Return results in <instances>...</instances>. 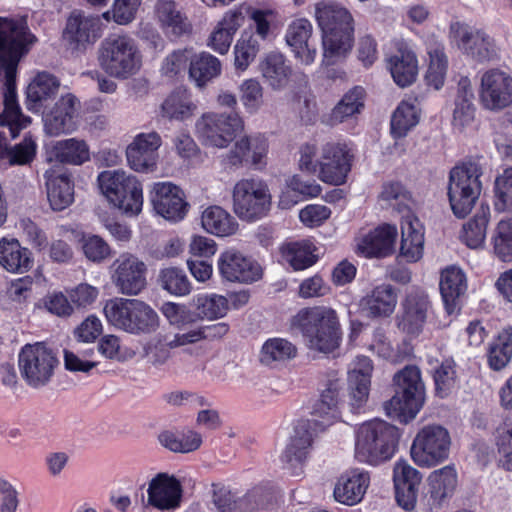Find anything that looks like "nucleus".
Listing matches in <instances>:
<instances>
[{"label": "nucleus", "mask_w": 512, "mask_h": 512, "mask_svg": "<svg viewBox=\"0 0 512 512\" xmlns=\"http://www.w3.org/2000/svg\"><path fill=\"white\" fill-rule=\"evenodd\" d=\"M313 26L309 20L296 19L289 24L285 41L294 57L303 65H312L317 57L316 44L311 40Z\"/></svg>", "instance_id": "bb28decb"}, {"label": "nucleus", "mask_w": 512, "mask_h": 512, "mask_svg": "<svg viewBox=\"0 0 512 512\" xmlns=\"http://www.w3.org/2000/svg\"><path fill=\"white\" fill-rule=\"evenodd\" d=\"M370 473L361 468H352L341 474L334 487L337 502L353 506L360 503L370 485Z\"/></svg>", "instance_id": "c756f323"}, {"label": "nucleus", "mask_w": 512, "mask_h": 512, "mask_svg": "<svg viewBox=\"0 0 512 512\" xmlns=\"http://www.w3.org/2000/svg\"><path fill=\"white\" fill-rule=\"evenodd\" d=\"M197 106L186 90H176L169 94L161 105L163 117L170 120L185 121L193 116Z\"/></svg>", "instance_id": "3c124183"}, {"label": "nucleus", "mask_w": 512, "mask_h": 512, "mask_svg": "<svg viewBox=\"0 0 512 512\" xmlns=\"http://www.w3.org/2000/svg\"><path fill=\"white\" fill-rule=\"evenodd\" d=\"M401 234L400 256L409 263L419 261L424 252V228L410 210L402 217Z\"/></svg>", "instance_id": "2f4dec72"}, {"label": "nucleus", "mask_w": 512, "mask_h": 512, "mask_svg": "<svg viewBox=\"0 0 512 512\" xmlns=\"http://www.w3.org/2000/svg\"><path fill=\"white\" fill-rule=\"evenodd\" d=\"M150 200L156 213L169 221H181L187 214L188 204L184 192L171 182L154 183Z\"/></svg>", "instance_id": "4be33fe9"}, {"label": "nucleus", "mask_w": 512, "mask_h": 512, "mask_svg": "<svg viewBox=\"0 0 512 512\" xmlns=\"http://www.w3.org/2000/svg\"><path fill=\"white\" fill-rule=\"evenodd\" d=\"M271 199L268 186L260 179H241L232 189V208L242 221L255 222L265 217L271 208Z\"/></svg>", "instance_id": "f8f14e48"}, {"label": "nucleus", "mask_w": 512, "mask_h": 512, "mask_svg": "<svg viewBox=\"0 0 512 512\" xmlns=\"http://www.w3.org/2000/svg\"><path fill=\"white\" fill-rule=\"evenodd\" d=\"M243 127V120L237 113L207 112L197 119L195 133L203 145L223 149Z\"/></svg>", "instance_id": "4468645a"}, {"label": "nucleus", "mask_w": 512, "mask_h": 512, "mask_svg": "<svg viewBox=\"0 0 512 512\" xmlns=\"http://www.w3.org/2000/svg\"><path fill=\"white\" fill-rule=\"evenodd\" d=\"M184 332L175 333L172 338L166 334H158L151 339L144 347V354L149 364L154 367H162L171 358V350L189 345L184 343L182 337Z\"/></svg>", "instance_id": "79ce46f5"}, {"label": "nucleus", "mask_w": 512, "mask_h": 512, "mask_svg": "<svg viewBox=\"0 0 512 512\" xmlns=\"http://www.w3.org/2000/svg\"><path fill=\"white\" fill-rule=\"evenodd\" d=\"M296 347L283 338H272L267 340L261 350V361L265 364L283 362L296 356Z\"/></svg>", "instance_id": "680f3d73"}, {"label": "nucleus", "mask_w": 512, "mask_h": 512, "mask_svg": "<svg viewBox=\"0 0 512 512\" xmlns=\"http://www.w3.org/2000/svg\"><path fill=\"white\" fill-rule=\"evenodd\" d=\"M98 184L107 201L129 217L141 213L144 203L140 180L124 170H106L98 175Z\"/></svg>", "instance_id": "6e6552de"}, {"label": "nucleus", "mask_w": 512, "mask_h": 512, "mask_svg": "<svg viewBox=\"0 0 512 512\" xmlns=\"http://www.w3.org/2000/svg\"><path fill=\"white\" fill-rule=\"evenodd\" d=\"M268 149V140L263 134L244 135L235 141L227 155V161L233 166L250 164L261 168L266 164Z\"/></svg>", "instance_id": "5701e85b"}, {"label": "nucleus", "mask_w": 512, "mask_h": 512, "mask_svg": "<svg viewBox=\"0 0 512 512\" xmlns=\"http://www.w3.org/2000/svg\"><path fill=\"white\" fill-rule=\"evenodd\" d=\"M57 161L63 164L79 166L90 160V148L87 142L79 138L57 141L52 147Z\"/></svg>", "instance_id": "09e8293b"}, {"label": "nucleus", "mask_w": 512, "mask_h": 512, "mask_svg": "<svg viewBox=\"0 0 512 512\" xmlns=\"http://www.w3.org/2000/svg\"><path fill=\"white\" fill-rule=\"evenodd\" d=\"M479 96L482 105L489 110H501L512 103V76L492 68L483 73Z\"/></svg>", "instance_id": "aec40b11"}, {"label": "nucleus", "mask_w": 512, "mask_h": 512, "mask_svg": "<svg viewBox=\"0 0 512 512\" xmlns=\"http://www.w3.org/2000/svg\"><path fill=\"white\" fill-rule=\"evenodd\" d=\"M98 62L110 77L126 80L137 74L142 67V53L135 39L118 35L102 41Z\"/></svg>", "instance_id": "0eeeda50"}, {"label": "nucleus", "mask_w": 512, "mask_h": 512, "mask_svg": "<svg viewBox=\"0 0 512 512\" xmlns=\"http://www.w3.org/2000/svg\"><path fill=\"white\" fill-rule=\"evenodd\" d=\"M316 248L309 240L290 242L282 246L281 254L294 270H304L317 261Z\"/></svg>", "instance_id": "603ef678"}, {"label": "nucleus", "mask_w": 512, "mask_h": 512, "mask_svg": "<svg viewBox=\"0 0 512 512\" xmlns=\"http://www.w3.org/2000/svg\"><path fill=\"white\" fill-rule=\"evenodd\" d=\"M110 280L119 294L138 296L147 286V266L136 255L120 254L109 268Z\"/></svg>", "instance_id": "2eb2a0df"}, {"label": "nucleus", "mask_w": 512, "mask_h": 512, "mask_svg": "<svg viewBox=\"0 0 512 512\" xmlns=\"http://www.w3.org/2000/svg\"><path fill=\"white\" fill-rule=\"evenodd\" d=\"M293 326L302 333L309 350L331 354L340 347L342 329L338 313L328 306H313L299 310Z\"/></svg>", "instance_id": "20e7f679"}, {"label": "nucleus", "mask_w": 512, "mask_h": 512, "mask_svg": "<svg viewBox=\"0 0 512 512\" xmlns=\"http://www.w3.org/2000/svg\"><path fill=\"white\" fill-rule=\"evenodd\" d=\"M261 47L262 44L256 40L253 34L242 32L233 50L235 69L240 73L246 71L255 60Z\"/></svg>", "instance_id": "6e6d98bb"}, {"label": "nucleus", "mask_w": 512, "mask_h": 512, "mask_svg": "<svg viewBox=\"0 0 512 512\" xmlns=\"http://www.w3.org/2000/svg\"><path fill=\"white\" fill-rule=\"evenodd\" d=\"M395 394L385 403L388 416L408 422L416 417L425 400V387L420 369L406 366L394 376Z\"/></svg>", "instance_id": "1a4fd4ad"}, {"label": "nucleus", "mask_w": 512, "mask_h": 512, "mask_svg": "<svg viewBox=\"0 0 512 512\" xmlns=\"http://www.w3.org/2000/svg\"><path fill=\"white\" fill-rule=\"evenodd\" d=\"M451 38L464 54L478 62L493 61L500 56L499 45L484 30L457 22L451 25Z\"/></svg>", "instance_id": "dca6fc26"}, {"label": "nucleus", "mask_w": 512, "mask_h": 512, "mask_svg": "<svg viewBox=\"0 0 512 512\" xmlns=\"http://www.w3.org/2000/svg\"><path fill=\"white\" fill-rule=\"evenodd\" d=\"M352 154L346 144L327 142L320 149L317 177L323 183L339 186L346 182L352 166Z\"/></svg>", "instance_id": "f3484780"}, {"label": "nucleus", "mask_w": 512, "mask_h": 512, "mask_svg": "<svg viewBox=\"0 0 512 512\" xmlns=\"http://www.w3.org/2000/svg\"><path fill=\"white\" fill-rule=\"evenodd\" d=\"M162 138L155 131L137 134L126 147L127 164L135 172L151 173L157 169Z\"/></svg>", "instance_id": "6ab92c4d"}, {"label": "nucleus", "mask_w": 512, "mask_h": 512, "mask_svg": "<svg viewBox=\"0 0 512 512\" xmlns=\"http://www.w3.org/2000/svg\"><path fill=\"white\" fill-rule=\"evenodd\" d=\"M262 77L274 90L284 88L291 76V67L286 64L282 54L272 52L266 55L259 63Z\"/></svg>", "instance_id": "49530a36"}, {"label": "nucleus", "mask_w": 512, "mask_h": 512, "mask_svg": "<svg viewBox=\"0 0 512 512\" xmlns=\"http://www.w3.org/2000/svg\"><path fill=\"white\" fill-rule=\"evenodd\" d=\"M239 97L246 113L255 115L265 104L264 88L256 78H248L238 87Z\"/></svg>", "instance_id": "13d9d810"}, {"label": "nucleus", "mask_w": 512, "mask_h": 512, "mask_svg": "<svg viewBox=\"0 0 512 512\" xmlns=\"http://www.w3.org/2000/svg\"><path fill=\"white\" fill-rule=\"evenodd\" d=\"M439 286L447 313L456 312L459 298L467 290L465 273L458 266H448L441 271Z\"/></svg>", "instance_id": "e433bc0d"}, {"label": "nucleus", "mask_w": 512, "mask_h": 512, "mask_svg": "<svg viewBox=\"0 0 512 512\" xmlns=\"http://www.w3.org/2000/svg\"><path fill=\"white\" fill-rule=\"evenodd\" d=\"M190 306L201 320H217L229 311L227 297L217 293H198L190 300Z\"/></svg>", "instance_id": "a18cd8bd"}, {"label": "nucleus", "mask_w": 512, "mask_h": 512, "mask_svg": "<svg viewBox=\"0 0 512 512\" xmlns=\"http://www.w3.org/2000/svg\"><path fill=\"white\" fill-rule=\"evenodd\" d=\"M221 278L228 282L250 284L262 277L261 266L249 256L234 249L221 252L217 260Z\"/></svg>", "instance_id": "a211bd4d"}, {"label": "nucleus", "mask_w": 512, "mask_h": 512, "mask_svg": "<svg viewBox=\"0 0 512 512\" xmlns=\"http://www.w3.org/2000/svg\"><path fill=\"white\" fill-rule=\"evenodd\" d=\"M424 79L428 86L435 90L443 87L447 70H448V56L445 52V47L442 42L435 38H428L426 40V57Z\"/></svg>", "instance_id": "f704fd0d"}, {"label": "nucleus", "mask_w": 512, "mask_h": 512, "mask_svg": "<svg viewBox=\"0 0 512 512\" xmlns=\"http://www.w3.org/2000/svg\"><path fill=\"white\" fill-rule=\"evenodd\" d=\"M396 289L389 283H381L369 289L360 300V308L366 317L383 319L390 317L397 306Z\"/></svg>", "instance_id": "cd10ccee"}, {"label": "nucleus", "mask_w": 512, "mask_h": 512, "mask_svg": "<svg viewBox=\"0 0 512 512\" xmlns=\"http://www.w3.org/2000/svg\"><path fill=\"white\" fill-rule=\"evenodd\" d=\"M432 377L435 384L436 394L441 397H447L458 383L456 365L452 359H445L432 368Z\"/></svg>", "instance_id": "bf43d9fd"}, {"label": "nucleus", "mask_w": 512, "mask_h": 512, "mask_svg": "<svg viewBox=\"0 0 512 512\" xmlns=\"http://www.w3.org/2000/svg\"><path fill=\"white\" fill-rule=\"evenodd\" d=\"M420 108L416 98L402 100L391 118V134L394 138H402L414 128L420 119Z\"/></svg>", "instance_id": "de8ad7c7"}, {"label": "nucleus", "mask_w": 512, "mask_h": 512, "mask_svg": "<svg viewBox=\"0 0 512 512\" xmlns=\"http://www.w3.org/2000/svg\"><path fill=\"white\" fill-rule=\"evenodd\" d=\"M153 18L170 41L188 36L193 31L191 21L175 0H156L153 7Z\"/></svg>", "instance_id": "412c9836"}, {"label": "nucleus", "mask_w": 512, "mask_h": 512, "mask_svg": "<svg viewBox=\"0 0 512 512\" xmlns=\"http://www.w3.org/2000/svg\"><path fill=\"white\" fill-rule=\"evenodd\" d=\"M373 364L370 358L358 356L348 371V384L352 399L361 406L368 398Z\"/></svg>", "instance_id": "58836bf2"}, {"label": "nucleus", "mask_w": 512, "mask_h": 512, "mask_svg": "<svg viewBox=\"0 0 512 512\" xmlns=\"http://www.w3.org/2000/svg\"><path fill=\"white\" fill-rule=\"evenodd\" d=\"M35 42L36 37L30 32L25 18L0 17V69L4 71L5 78L0 126H8L12 138H16L31 122L17 103L15 77L20 58Z\"/></svg>", "instance_id": "f257e3e1"}, {"label": "nucleus", "mask_w": 512, "mask_h": 512, "mask_svg": "<svg viewBox=\"0 0 512 512\" xmlns=\"http://www.w3.org/2000/svg\"><path fill=\"white\" fill-rule=\"evenodd\" d=\"M229 324L218 322L211 325L195 326L184 331L183 342L189 345L196 344L205 339H219L225 336L229 331Z\"/></svg>", "instance_id": "774afa93"}, {"label": "nucleus", "mask_w": 512, "mask_h": 512, "mask_svg": "<svg viewBox=\"0 0 512 512\" xmlns=\"http://www.w3.org/2000/svg\"><path fill=\"white\" fill-rule=\"evenodd\" d=\"M451 445L450 433L444 426L426 425L416 434L410 448V455L418 466L431 468L449 458Z\"/></svg>", "instance_id": "ddd939ff"}, {"label": "nucleus", "mask_w": 512, "mask_h": 512, "mask_svg": "<svg viewBox=\"0 0 512 512\" xmlns=\"http://www.w3.org/2000/svg\"><path fill=\"white\" fill-rule=\"evenodd\" d=\"M482 174V167L475 160L465 161L451 169L448 197L451 209L458 218L466 217L479 198Z\"/></svg>", "instance_id": "9d476101"}, {"label": "nucleus", "mask_w": 512, "mask_h": 512, "mask_svg": "<svg viewBox=\"0 0 512 512\" xmlns=\"http://www.w3.org/2000/svg\"><path fill=\"white\" fill-rule=\"evenodd\" d=\"M249 18L251 22L243 32L253 34L261 44L272 39L275 21V14L272 10L250 9Z\"/></svg>", "instance_id": "052dcab7"}, {"label": "nucleus", "mask_w": 512, "mask_h": 512, "mask_svg": "<svg viewBox=\"0 0 512 512\" xmlns=\"http://www.w3.org/2000/svg\"><path fill=\"white\" fill-rule=\"evenodd\" d=\"M387 65L398 86L407 87L415 82L418 75V58L407 42L396 43V51L388 57Z\"/></svg>", "instance_id": "7c9ffc66"}, {"label": "nucleus", "mask_w": 512, "mask_h": 512, "mask_svg": "<svg viewBox=\"0 0 512 512\" xmlns=\"http://www.w3.org/2000/svg\"><path fill=\"white\" fill-rule=\"evenodd\" d=\"M47 198L51 208L62 211L74 201V183L71 177L53 168L44 173Z\"/></svg>", "instance_id": "c9c22d12"}, {"label": "nucleus", "mask_w": 512, "mask_h": 512, "mask_svg": "<svg viewBox=\"0 0 512 512\" xmlns=\"http://www.w3.org/2000/svg\"><path fill=\"white\" fill-rule=\"evenodd\" d=\"M429 495L434 504L442 505L450 499L458 486V473L454 465L432 471L428 478Z\"/></svg>", "instance_id": "ea45409f"}, {"label": "nucleus", "mask_w": 512, "mask_h": 512, "mask_svg": "<svg viewBox=\"0 0 512 512\" xmlns=\"http://www.w3.org/2000/svg\"><path fill=\"white\" fill-rule=\"evenodd\" d=\"M220 60L208 52L191 56L189 76L197 86H205L213 78L221 74Z\"/></svg>", "instance_id": "8fccbe9b"}, {"label": "nucleus", "mask_w": 512, "mask_h": 512, "mask_svg": "<svg viewBox=\"0 0 512 512\" xmlns=\"http://www.w3.org/2000/svg\"><path fill=\"white\" fill-rule=\"evenodd\" d=\"M79 246L85 257L95 263L104 261L111 253L108 243L98 235H82Z\"/></svg>", "instance_id": "338daca9"}, {"label": "nucleus", "mask_w": 512, "mask_h": 512, "mask_svg": "<svg viewBox=\"0 0 512 512\" xmlns=\"http://www.w3.org/2000/svg\"><path fill=\"white\" fill-rule=\"evenodd\" d=\"M103 313L110 325L132 335L152 334L160 326L158 313L148 303L135 298L109 299Z\"/></svg>", "instance_id": "39448f33"}, {"label": "nucleus", "mask_w": 512, "mask_h": 512, "mask_svg": "<svg viewBox=\"0 0 512 512\" xmlns=\"http://www.w3.org/2000/svg\"><path fill=\"white\" fill-rule=\"evenodd\" d=\"M182 486L178 479L167 473H158L147 488L148 505L161 510H175L180 506Z\"/></svg>", "instance_id": "b1692460"}, {"label": "nucleus", "mask_w": 512, "mask_h": 512, "mask_svg": "<svg viewBox=\"0 0 512 512\" xmlns=\"http://www.w3.org/2000/svg\"><path fill=\"white\" fill-rule=\"evenodd\" d=\"M403 307V329L408 333L418 332L426 321L430 309L427 294L424 292H411L407 295Z\"/></svg>", "instance_id": "37998d69"}, {"label": "nucleus", "mask_w": 512, "mask_h": 512, "mask_svg": "<svg viewBox=\"0 0 512 512\" xmlns=\"http://www.w3.org/2000/svg\"><path fill=\"white\" fill-rule=\"evenodd\" d=\"M213 503L219 512H249L250 497H239L227 487L220 486L214 489Z\"/></svg>", "instance_id": "e2e57ef3"}, {"label": "nucleus", "mask_w": 512, "mask_h": 512, "mask_svg": "<svg viewBox=\"0 0 512 512\" xmlns=\"http://www.w3.org/2000/svg\"><path fill=\"white\" fill-rule=\"evenodd\" d=\"M489 216V208L481 207L473 219L463 226L461 239L468 247L477 249L484 244Z\"/></svg>", "instance_id": "5fc2aeb1"}, {"label": "nucleus", "mask_w": 512, "mask_h": 512, "mask_svg": "<svg viewBox=\"0 0 512 512\" xmlns=\"http://www.w3.org/2000/svg\"><path fill=\"white\" fill-rule=\"evenodd\" d=\"M63 36L74 48H85L100 37L99 19L74 12L67 20Z\"/></svg>", "instance_id": "72a5a7b5"}, {"label": "nucleus", "mask_w": 512, "mask_h": 512, "mask_svg": "<svg viewBox=\"0 0 512 512\" xmlns=\"http://www.w3.org/2000/svg\"><path fill=\"white\" fill-rule=\"evenodd\" d=\"M339 391V381H330L313 406L312 418L301 420L295 426L294 433L280 457L283 468L291 475L300 476L303 473L302 466L308 458L316 431L325 429L340 419Z\"/></svg>", "instance_id": "f03ea898"}, {"label": "nucleus", "mask_w": 512, "mask_h": 512, "mask_svg": "<svg viewBox=\"0 0 512 512\" xmlns=\"http://www.w3.org/2000/svg\"><path fill=\"white\" fill-rule=\"evenodd\" d=\"M393 481L398 504L407 511L413 510L422 482L421 473L406 460H398L393 468Z\"/></svg>", "instance_id": "a878e982"}, {"label": "nucleus", "mask_w": 512, "mask_h": 512, "mask_svg": "<svg viewBox=\"0 0 512 512\" xmlns=\"http://www.w3.org/2000/svg\"><path fill=\"white\" fill-rule=\"evenodd\" d=\"M161 287L172 295L185 296L191 291V283L185 272L179 268L168 267L159 274Z\"/></svg>", "instance_id": "0e129e2a"}, {"label": "nucleus", "mask_w": 512, "mask_h": 512, "mask_svg": "<svg viewBox=\"0 0 512 512\" xmlns=\"http://www.w3.org/2000/svg\"><path fill=\"white\" fill-rule=\"evenodd\" d=\"M365 92L362 87H354L349 90L336 104L331 113V120L342 123L356 117L364 108Z\"/></svg>", "instance_id": "864d4df0"}, {"label": "nucleus", "mask_w": 512, "mask_h": 512, "mask_svg": "<svg viewBox=\"0 0 512 512\" xmlns=\"http://www.w3.org/2000/svg\"><path fill=\"white\" fill-rule=\"evenodd\" d=\"M59 364L57 353L46 343L24 345L18 354V369L25 383L41 388L52 379Z\"/></svg>", "instance_id": "9b49d317"}, {"label": "nucleus", "mask_w": 512, "mask_h": 512, "mask_svg": "<svg viewBox=\"0 0 512 512\" xmlns=\"http://www.w3.org/2000/svg\"><path fill=\"white\" fill-rule=\"evenodd\" d=\"M79 106L80 103L73 94L62 95L53 109L44 117L45 132L51 136H59L75 131Z\"/></svg>", "instance_id": "393cba45"}, {"label": "nucleus", "mask_w": 512, "mask_h": 512, "mask_svg": "<svg viewBox=\"0 0 512 512\" xmlns=\"http://www.w3.org/2000/svg\"><path fill=\"white\" fill-rule=\"evenodd\" d=\"M60 87L59 80L52 74L40 72L30 81L26 91V106L33 112L41 111L54 98Z\"/></svg>", "instance_id": "4c0bfd02"}, {"label": "nucleus", "mask_w": 512, "mask_h": 512, "mask_svg": "<svg viewBox=\"0 0 512 512\" xmlns=\"http://www.w3.org/2000/svg\"><path fill=\"white\" fill-rule=\"evenodd\" d=\"M313 15L321 31L322 64H335L353 47L354 18L346 7L333 0L316 2Z\"/></svg>", "instance_id": "7ed1b4c3"}, {"label": "nucleus", "mask_w": 512, "mask_h": 512, "mask_svg": "<svg viewBox=\"0 0 512 512\" xmlns=\"http://www.w3.org/2000/svg\"><path fill=\"white\" fill-rule=\"evenodd\" d=\"M473 91L468 78L459 81V90L454 102L451 125L459 134H472L478 128Z\"/></svg>", "instance_id": "c85d7f7f"}, {"label": "nucleus", "mask_w": 512, "mask_h": 512, "mask_svg": "<svg viewBox=\"0 0 512 512\" xmlns=\"http://www.w3.org/2000/svg\"><path fill=\"white\" fill-rule=\"evenodd\" d=\"M499 461L503 468L512 471V418H507L496 431Z\"/></svg>", "instance_id": "69168bd1"}, {"label": "nucleus", "mask_w": 512, "mask_h": 512, "mask_svg": "<svg viewBox=\"0 0 512 512\" xmlns=\"http://www.w3.org/2000/svg\"><path fill=\"white\" fill-rule=\"evenodd\" d=\"M512 358V328H504L490 346L488 362L493 370H501Z\"/></svg>", "instance_id": "4d7b16f0"}, {"label": "nucleus", "mask_w": 512, "mask_h": 512, "mask_svg": "<svg viewBox=\"0 0 512 512\" xmlns=\"http://www.w3.org/2000/svg\"><path fill=\"white\" fill-rule=\"evenodd\" d=\"M201 225L207 233L217 237L235 235L239 228L234 216L218 205L208 206L202 211Z\"/></svg>", "instance_id": "a19ab883"}, {"label": "nucleus", "mask_w": 512, "mask_h": 512, "mask_svg": "<svg viewBox=\"0 0 512 512\" xmlns=\"http://www.w3.org/2000/svg\"><path fill=\"white\" fill-rule=\"evenodd\" d=\"M396 236L395 226H380L357 240L356 252L366 258L388 256L393 251Z\"/></svg>", "instance_id": "473e14b6"}, {"label": "nucleus", "mask_w": 512, "mask_h": 512, "mask_svg": "<svg viewBox=\"0 0 512 512\" xmlns=\"http://www.w3.org/2000/svg\"><path fill=\"white\" fill-rule=\"evenodd\" d=\"M0 265L12 273H24L31 268V253L14 238L0 240Z\"/></svg>", "instance_id": "c03bdc74"}, {"label": "nucleus", "mask_w": 512, "mask_h": 512, "mask_svg": "<svg viewBox=\"0 0 512 512\" xmlns=\"http://www.w3.org/2000/svg\"><path fill=\"white\" fill-rule=\"evenodd\" d=\"M399 438L394 425L380 419L367 421L358 428L355 457L361 463L377 466L393 457Z\"/></svg>", "instance_id": "423d86ee"}]
</instances>
